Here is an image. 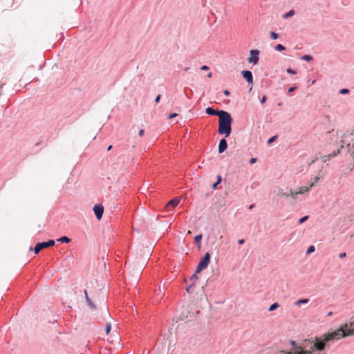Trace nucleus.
Instances as JSON below:
<instances>
[{
    "instance_id": "nucleus-18",
    "label": "nucleus",
    "mask_w": 354,
    "mask_h": 354,
    "mask_svg": "<svg viewBox=\"0 0 354 354\" xmlns=\"http://www.w3.org/2000/svg\"><path fill=\"white\" fill-rule=\"evenodd\" d=\"M310 188L311 187H310V185L308 187H301L299 188V191L296 192V194H304L306 192H308Z\"/></svg>"
},
{
    "instance_id": "nucleus-49",
    "label": "nucleus",
    "mask_w": 354,
    "mask_h": 354,
    "mask_svg": "<svg viewBox=\"0 0 354 354\" xmlns=\"http://www.w3.org/2000/svg\"><path fill=\"white\" fill-rule=\"evenodd\" d=\"M84 295H85V299L86 301L87 298H90V297H88V292H87L86 290H84Z\"/></svg>"
},
{
    "instance_id": "nucleus-29",
    "label": "nucleus",
    "mask_w": 354,
    "mask_h": 354,
    "mask_svg": "<svg viewBox=\"0 0 354 354\" xmlns=\"http://www.w3.org/2000/svg\"><path fill=\"white\" fill-rule=\"evenodd\" d=\"M270 37L272 39H277L279 37V35L274 31H271Z\"/></svg>"
},
{
    "instance_id": "nucleus-38",
    "label": "nucleus",
    "mask_w": 354,
    "mask_h": 354,
    "mask_svg": "<svg viewBox=\"0 0 354 354\" xmlns=\"http://www.w3.org/2000/svg\"><path fill=\"white\" fill-rule=\"evenodd\" d=\"M330 158H328V155H325L322 156L323 162H326L328 160H329Z\"/></svg>"
},
{
    "instance_id": "nucleus-27",
    "label": "nucleus",
    "mask_w": 354,
    "mask_h": 354,
    "mask_svg": "<svg viewBox=\"0 0 354 354\" xmlns=\"http://www.w3.org/2000/svg\"><path fill=\"white\" fill-rule=\"evenodd\" d=\"M198 279L197 274L194 273L191 277L189 280L192 281V284L195 283V281Z\"/></svg>"
},
{
    "instance_id": "nucleus-1",
    "label": "nucleus",
    "mask_w": 354,
    "mask_h": 354,
    "mask_svg": "<svg viewBox=\"0 0 354 354\" xmlns=\"http://www.w3.org/2000/svg\"><path fill=\"white\" fill-rule=\"evenodd\" d=\"M232 122L233 118L227 111L220 115L218 118V133L219 135H224L225 138L229 137L232 133Z\"/></svg>"
},
{
    "instance_id": "nucleus-43",
    "label": "nucleus",
    "mask_w": 354,
    "mask_h": 354,
    "mask_svg": "<svg viewBox=\"0 0 354 354\" xmlns=\"http://www.w3.org/2000/svg\"><path fill=\"white\" fill-rule=\"evenodd\" d=\"M346 257V252H342V253H340V254H339V257L340 259H343V258H344V257Z\"/></svg>"
},
{
    "instance_id": "nucleus-22",
    "label": "nucleus",
    "mask_w": 354,
    "mask_h": 354,
    "mask_svg": "<svg viewBox=\"0 0 354 354\" xmlns=\"http://www.w3.org/2000/svg\"><path fill=\"white\" fill-rule=\"evenodd\" d=\"M111 330V322H108L106 323V326H105V332H106V335H108L110 333Z\"/></svg>"
},
{
    "instance_id": "nucleus-14",
    "label": "nucleus",
    "mask_w": 354,
    "mask_h": 354,
    "mask_svg": "<svg viewBox=\"0 0 354 354\" xmlns=\"http://www.w3.org/2000/svg\"><path fill=\"white\" fill-rule=\"evenodd\" d=\"M202 238H203L202 234H197L194 237V242L198 245L199 248L201 247Z\"/></svg>"
},
{
    "instance_id": "nucleus-15",
    "label": "nucleus",
    "mask_w": 354,
    "mask_h": 354,
    "mask_svg": "<svg viewBox=\"0 0 354 354\" xmlns=\"http://www.w3.org/2000/svg\"><path fill=\"white\" fill-rule=\"evenodd\" d=\"M86 304L91 310H94L96 309V306L90 298H87Z\"/></svg>"
},
{
    "instance_id": "nucleus-10",
    "label": "nucleus",
    "mask_w": 354,
    "mask_h": 354,
    "mask_svg": "<svg viewBox=\"0 0 354 354\" xmlns=\"http://www.w3.org/2000/svg\"><path fill=\"white\" fill-rule=\"evenodd\" d=\"M211 259V254L209 252H206L205 255L200 260L198 265L203 267L204 269L207 268Z\"/></svg>"
},
{
    "instance_id": "nucleus-2",
    "label": "nucleus",
    "mask_w": 354,
    "mask_h": 354,
    "mask_svg": "<svg viewBox=\"0 0 354 354\" xmlns=\"http://www.w3.org/2000/svg\"><path fill=\"white\" fill-rule=\"evenodd\" d=\"M354 335V328H350L347 324L341 326L336 330L326 334V341L339 340L348 335Z\"/></svg>"
},
{
    "instance_id": "nucleus-54",
    "label": "nucleus",
    "mask_w": 354,
    "mask_h": 354,
    "mask_svg": "<svg viewBox=\"0 0 354 354\" xmlns=\"http://www.w3.org/2000/svg\"><path fill=\"white\" fill-rule=\"evenodd\" d=\"M112 145H109L108 147H107V151H110L111 149H112Z\"/></svg>"
},
{
    "instance_id": "nucleus-34",
    "label": "nucleus",
    "mask_w": 354,
    "mask_h": 354,
    "mask_svg": "<svg viewBox=\"0 0 354 354\" xmlns=\"http://www.w3.org/2000/svg\"><path fill=\"white\" fill-rule=\"evenodd\" d=\"M203 270H204V268L198 264V266H196V270H195V272H194V273H195V274H198V273H200Z\"/></svg>"
},
{
    "instance_id": "nucleus-57",
    "label": "nucleus",
    "mask_w": 354,
    "mask_h": 354,
    "mask_svg": "<svg viewBox=\"0 0 354 354\" xmlns=\"http://www.w3.org/2000/svg\"><path fill=\"white\" fill-rule=\"evenodd\" d=\"M354 236V234L351 236Z\"/></svg>"
},
{
    "instance_id": "nucleus-7",
    "label": "nucleus",
    "mask_w": 354,
    "mask_h": 354,
    "mask_svg": "<svg viewBox=\"0 0 354 354\" xmlns=\"http://www.w3.org/2000/svg\"><path fill=\"white\" fill-rule=\"evenodd\" d=\"M94 214L97 220H101L104 213V207L101 204H95L93 208Z\"/></svg>"
},
{
    "instance_id": "nucleus-55",
    "label": "nucleus",
    "mask_w": 354,
    "mask_h": 354,
    "mask_svg": "<svg viewBox=\"0 0 354 354\" xmlns=\"http://www.w3.org/2000/svg\"><path fill=\"white\" fill-rule=\"evenodd\" d=\"M189 70V67H186L184 71L187 72Z\"/></svg>"
},
{
    "instance_id": "nucleus-16",
    "label": "nucleus",
    "mask_w": 354,
    "mask_h": 354,
    "mask_svg": "<svg viewBox=\"0 0 354 354\" xmlns=\"http://www.w3.org/2000/svg\"><path fill=\"white\" fill-rule=\"evenodd\" d=\"M222 182V177L221 175L217 176V180L213 183L212 188L214 189H216L218 188V185Z\"/></svg>"
},
{
    "instance_id": "nucleus-46",
    "label": "nucleus",
    "mask_w": 354,
    "mask_h": 354,
    "mask_svg": "<svg viewBox=\"0 0 354 354\" xmlns=\"http://www.w3.org/2000/svg\"><path fill=\"white\" fill-rule=\"evenodd\" d=\"M350 326L351 327H354V316L352 317L351 319Z\"/></svg>"
},
{
    "instance_id": "nucleus-41",
    "label": "nucleus",
    "mask_w": 354,
    "mask_h": 354,
    "mask_svg": "<svg viewBox=\"0 0 354 354\" xmlns=\"http://www.w3.org/2000/svg\"><path fill=\"white\" fill-rule=\"evenodd\" d=\"M177 115H178V114H177V113H170V114L169 115L168 118H169V119H171V118H174L176 117Z\"/></svg>"
},
{
    "instance_id": "nucleus-19",
    "label": "nucleus",
    "mask_w": 354,
    "mask_h": 354,
    "mask_svg": "<svg viewBox=\"0 0 354 354\" xmlns=\"http://www.w3.org/2000/svg\"><path fill=\"white\" fill-rule=\"evenodd\" d=\"M308 301H309V299L307 298L300 299L295 302V305L300 306L301 304H307V303H308Z\"/></svg>"
},
{
    "instance_id": "nucleus-31",
    "label": "nucleus",
    "mask_w": 354,
    "mask_h": 354,
    "mask_svg": "<svg viewBox=\"0 0 354 354\" xmlns=\"http://www.w3.org/2000/svg\"><path fill=\"white\" fill-rule=\"evenodd\" d=\"M315 250V248L314 245H310L308 248L307 250H306V254H309L312 252H313Z\"/></svg>"
},
{
    "instance_id": "nucleus-52",
    "label": "nucleus",
    "mask_w": 354,
    "mask_h": 354,
    "mask_svg": "<svg viewBox=\"0 0 354 354\" xmlns=\"http://www.w3.org/2000/svg\"><path fill=\"white\" fill-rule=\"evenodd\" d=\"M315 160H312L309 162V165H311L314 164V163H315Z\"/></svg>"
},
{
    "instance_id": "nucleus-36",
    "label": "nucleus",
    "mask_w": 354,
    "mask_h": 354,
    "mask_svg": "<svg viewBox=\"0 0 354 354\" xmlns=\"http://www.w3.org/2000/svg\"><path fill=\"white\" fill-rule=\"evenodd\" d=\"M319 177H317V176L315 177L313 182L311 183L310 185V187H313L314 185L319 181Z\"/></svg>"
},
{
    "instance_id": "nucleus-33",
    "label": "nucleus",
    "mask_w": 354,
    "mask_h": 354,
    "mask_svg": "<svg viewBox=\"0 0 354 354\" xmlns=\"http://www.w3.org/2000/svg\"><path fill=\"white\" fill-rule=\"evenodd\" d=\"M339 153V150L333 151L331 153L328 154V158L335 157Z\"/></svg>"
},
{
    "instance_id": "nucleus-47",
    "label": "nucleus",
    "mask_w": 354,
    "mask_h": 354,
    "mask_svg": "<svg viewBox=\"0 0 354 354\" xmlns=\"http://www.w3.org/2000/svg\"><path fill=\"white\" fill-rule=\"evenodd\" d=\"M145 134V130L144 129H140L138 132V135L140 136H142L143 135Z\"/></svg>"
},
{
    "instance_id": "nucleus-3",
    "label": "nucleus",
    "mask_w": 354,
    "mask_h": 354,
    "mask_svg": "<svg viewBox=\"0 0 354 354\" xmlns=\"http://www.w3.org/2000/svg\"><path fill=\"white\" fill-rule=\"evenodd\" d=\"M290 344L295 347L291 351L281 350L276 352L272 348H267L263 351V354H311L310 351H305L301 347L297 346L295 340H290Z\"/></svg>"
},
{
    "instance_id": "nucleus-12",
    "label": "nucleus",
    "mask_w": 354,
    "mask_h": 354,
    "mask_svg": "<svg viewBox=\"0 0 354 354\" xmlns=\"http://www.w3.org/2000/svg\"><path fill=\"white\" fill-rule=\"evenodd\" d=\"M225 138H226L225 137V138L221 139L219 141L218 147V153H223L227 148V140Z\"/></svg>"
},
{
    "instance_id": "nucleus-53",
    "label": "nucleus",
    "mask_w": 354,
    "mask_h": 354,
    "mask_svg": "<svg viewBox=\"0 0 354 354\" xmlns=\"http://www.w3.org/2000/svg\"><path fill=\"white\" fill-rule=\"evenodd\" d=\"M254 207V204H251V205L249 206V209H252Z\"/></svg>"
},
{
    "instance_id": "nucleus-25",
    "label": "nucleus",
    "mask_w": 354,
    "mask_h": 354,
    "mask_svg": "<svg viewBox=\"0 0 354 354\" xmlns=\"http://www.w3.org/2000/svg\"><path fill=\"white\" fill-rule=\"evenodd\" d=\"M274 49L277 51H282V50H286V47L283 45H282V44H277L274 46Z\"/></svg>"
},
{
    "instance_id": "nucleus-5",
    "label": "nucleus",
    "mask_w": 354,
    "mask_h": 354,
    "mask_svg": "<svg viewBox=\"0 0 354 354\" xmlns=\"http://www.w3.org/2000/svg\"><path fill=\"white\" fill-rule=\"evenodd\" d=\"M55 241L53 239H49L46 241L37 243L34 248H30V250H33L35 254H38L42 249L53 246Z\"/></svg>"
},
{
    "instance_id": "nucleus-17",
    "label": "nucleus",
    "mask_w": 354,
    "mask_h": 354,
    "mask_svg": "<svg viewBox=\"0 0 354 354\" xmlns=\"http://www.w3.org/2000/svg\"><path fill=\"white\" fill-rule=\"evenodd\" d=\"M58 242L62 243H68L71 241V239L66 236H62L57 240Z\"/></svg>"
},
{
    "instance_id": "nucleus-8",
    "label": "nucleus",
    "mask_w": 354,
    "mask_h": 354,
    "mask_svg": "<svg viewBox=\"0 0 354 354\" xmlns=\"http://www.w3.org/2000/svg\"><path fill=\"white\" fill-rule=\"evenodd\" d=\"M241 75L249 85L252 86L254 84L253 75L252 71L249 70H243L241 71Z\"/></svg>"
},
{
    "instance_id": "nucleus-26",
    "label": "nucleus",
    "mask_w": 354,
    "mask_h": 354,
    "mask_svg": "<svg viewBox=\"0 0 354 354\" xmlns=\"http://www.w3.org/2000/svg\"><path fill=\"white\" fill-rule=\"evenodd\" d=\"M278 138V136L275 135V136H272L271 138H270L268 141H267V144L268 145H270L271 143L274 142L275 140H277V139Z\"/></svg>"
},
{
    "instance_id": "nucleus-11",
    "label": "nucleus",
    "mask_w": 354,
    "mask_h": 354,
    "mask_svg": "<svg viewBox=\"0 0 354 354\" xmlns=\"http://www.w3.org/2000/svg\"><path fill=\"white\" fill-rule=\"evenodd\" d=\"M226 111L224 110H215L212 106H208L205 109V113L209 115H218V118H220V115H222L223 113H225Z\"/></svg>"
},
{
    "instance_id": "nucleus-40",
    "label": "nucleus",
    "mask_w": 354,
    "mask_h": 354,
    "mask_svg": "<svg viewBox=\"0 0 354 354\" xmlns=\"http://www.w3.org/2000/svg\"><path fill=\"white\" fill-rule=\"evenodd\" d=\"M267 100V97L266 95H263L262 98L260 100L261 104H264Z\"/></svg>"
},
{
    "instance_id": "nucleus-6",
    "label": "nucleus",
    "mask_w": 354,
    "mask_h": 354,
    "mask_svg": "<svg viewBox=\"0 0 354 354\" xmlns=\"http://www.w3.org/2000/svg\"><path fill=\"white\" fill-rule=\"evenodd\" d=\"M248 62L250 64L256 65L259 61V50L257 49H252L250 50V56L247 59Z\"/></svg>"
},
{
    "instance_id": "nucleus-21",
    "label": "nucleus",
    "mask_w": 354,
    "mask_h": 354,
    "mask_svg": "<svg viewBox=\"0 0 354 354\" xmlns=\"http://www.w3.org/2000/svg\"><path fill=\"white\" fill-rule=\"evenodd\" d=\"M295 10H290V11H288V12L285 13L283 16V19H288L290 17H292L294 15H295Z\"/></svg>"
},
{
    "instance_id": "nucleus-32",
    "label": "nucleus",
    "mask_w": 354,
    "mask_h": 354,
    "mask_svg": "<svg viewBox=\"0 0 354 354\" xmlns=\"http://www.w3.org/2000/svg\"><path fill=\"white\" fill-rule=\"evenodd\" d=\"M286 72L288 73V74H291V75H296L297 74V71L295 70V69H292L291 68H288L287 70H286Z\"/></svg>"
},
{
    "instance_id": "nucleus-51",
    "label": "nucleus",
    "mask_w": 354,
    "mask_h": 354,
    "mask_svg": "<svg viewBox=\"0 0 354 354\" xmlns=\"http://www.w3.org/2000/svg\"><path fill=\"white\" fill-rule=\"evenodd\" d=\"M333 315V312L332 311H329L328 313H327V316L330 317Z\"/></svg>"
},
{
    "instance_id": "nucleus-4",
    "label": "nucleus",
    "mask_w": 354,
    "mask_h": 354,
    "mask_svg": "<svg viewBox=\"0 0 354 354\" xmlns=\"http://www.w3.org/2000/svg\"><path fill=\"white\" fill-rule=\"evenodd\" d=\"M342 149L346 147L347 152L354 156V133L346 132L343 134L341 140Z\"/></svg>"
},
{
    "instance_id": "nucleus-23",
    "label": "nucleus",
    "mask_w": 354,
    "mask_h": 354,
    "mask_svg": "<svg viewBox=\"0 0 354 354\" xmlns=\"http://www.w3.org/2000/svg\"><path fill=\"white\" fill-rule=\"evenodd\" d=\"M301 59L306 62H310L313 59V57L310 55H304L301 57Z\"/></svg>"
},
{
    "instance_id": "nucleus-30",
    "label": "nucleus",
    "mask_w": 354,
    "mask_h": 354,
    "mask_svg": "<svg viewBox=\"0 0 354 354\" xmlns=\"http://www.w3.org/2000/svg\"><path fill=\"white\" fill-rule=\"evenodd\" d=\"M309 216H304L301 218H300L298 221V223L299 224H302L304 223L305 221H306L308 219Z\"/></svg>"
},
{
    "instance_id": "nucleus-35",
    "label": "nucleus",
    "mask_w": 354,
    "mask_h": 354,
    "mask_svg": "<svg viewBox=\"0 0 354 354\" xmlns=\"http://www.w3.org/2000/svg\"><path fill=\"white\" fill-rule=\"evenodd\" d=\"M348 93H349V90L348 88H342L339 91V93H341L342 95H345V94H347Z\"/></svg>"
},
{
    "instance_id": "nucleus-50",
    "label": "nucleus",
    "mask_w": 354,
    "mask_h": 354,
    "mask_svg": "<svg viewBox=\"0 0 354 354\" xmlns=\"http://www.w3.org/2000/svg\"><path fill=\"white\" fill-rule=\"evenodd\" d=\"M244 243H245V240H244V239H239V240H238V243H239V245H242V244H243Z\"/></svg>"
},
{
    "instance_id": "nucleus-13",
    "label": "nucleus",
    "mask_w": 354,
    "mask_h": 354,
    "mask_svg": "<svg viewBox=\"0 0 354 354\" xmlns=\"http://www.w3.org/2000/svg\"><path fill=\"white\" fill-rule=\"evenodd\" d=\"M180 203V199L178 198H174L167 203L166 207L169 208L170 207H176Z\"/></svg>"
},
{
    "instance_id": "nucleus-20",
    "label": "nucleus",
    "mask_w": 354,
    "mask_h": 354,
    "mask_svg": "<svg viewBox=\"0 0 354 354\" xmlns=\"http://www.w3.org/2000/svg\"><path fill=\"white\" fill-rule=\"evenodd\" d=\"M279 195L285 196L286 198H288L289 196H291L292 198H295V194L293 193L292 189H290L288 193L282 192V193H280Z\"/></svg>"
},
{
    "instance_id": "nucleus-48",
    "label": "nucleus",
    "mask_w": 354,
    "mask_h": 354,
    "mask_svg": "<svg viewBox=\"0 0 354 354\" xmlns=\"http://www.w3.org/2000/svg\"><path fill=\"white\" fill-rule=\"evenodd\" d=\"M193 285H194V284L191 283L190 285H189V286L187 287V288H186V291H187V292H190V289H191V288L192 287V286H193Z\"/></svg>"
},
{
    "instance_id": "nucleus-9",
    "label": "nucleus",
    "mask_w": 354,
    "mask_h": 354,
    "mask_svg": "<svg viewBox=\"0 0 354 354\" xmlns=\"http://www.w3.org/2000/svg\"><path fill=\"white\" fill-rule=\"evenodd\" d=\"M328 342L326 341V335H324V339H316L314 344V348L319 351H323L326 346Z\"/></svg>"
},
{
    "instance_id": "nucleus-28",
    "label": "nucleus",
    "mask_w": 354,
    "mask_h": 354,
    "mask_svg": "<svg viewBox=\"0 0 354 354\" xmlns=\"http://www.w3.org/2000/svg\"><path fill=\"white\" fill-rule=\"evenodd\" d=\"M102 314L104 316V319H105L106 316L110 317V314L108 311V308L106 306L105 304L104 306V312H102Z\"/></svg>"
},
{
    "instance_id": "nucleus-45",
    "label": "nucleus",
    "mask_w": 354,
    "mask_h": 354,
    "mask_svg": "<svg viewBox=\"0 0 354 354\" xmlns=\"http://www.w3.org/2000/svg\"><path fill=\"white\" fill-rule=\"evenodd\" d=\"M201 69L202 71H207L209 69V66H207V65H203L201 66Z\"/></svg>"
},
{
    "instance_id": "nucleus-44",
    "label": "nucleus",
    "mask_w": 354,
    "mask_h": 354,
    "mask_svg": "<svg viewBox=\"0 0 354 354\" xmlns=\"http://www.w3.org/2000/svg\"><path fill=\"white\" fill-rule=\"evenodd\" d=\"M223 94H224L225 96L228 97V96H230V92L228 90H224V91H223Z\"/></svg>"
},
{
    "instance_id": "nucleus-39",
    "label": "nucleus",
    "mask_w": 354,
    "mask_h": 354,
    "mask_svg": "<svg viewBox=\"0 0 354 354\" xmlns=\"http://www.w3.org/2000/svg\"><path fill=\"white\" fill-rule=\"evenodd\" d=\"M257 161V159L256 158H252L250 159L249 162L250 164H254Z\"/></svg>"
},
{
    "instance_id": "nucleus-37",
    "label": "nucleus",
    "mask_w": 354,
    "mask_h": 354,
    "mask_svg": "<svg viewBox=\"0 0 354 354\" xmlns=\"http://www.w3.org/2000/svg\"><path fill=\"white\" fill-rule=\"evenodd\" d=\"M297 88V86L295 84L294 86L290 87L288 90V93H292L295 91Z\"/></svg>"
},
{
    "instance_id": "nucleus-42",
    "label": "nucleus",
    "mask_w": 354,
    "mask_h": 354,
    "mask_svg": "<svg viewBox=\"0 0 354 354\" xmlns=\"http://www.w3.org/2000/svg\"><path fill=\"white\" fill-rule=\"evenodd\" d=\"M160 98H161V95H158L156 98H155V102L156 103H158L160 100Z\"/></svg>"
},
{
    "instance_id": "nucleus-24",
    "label": "nucleus",
    "mask_w": 354,
    "mask_h": 354,
    "mask_svg": "<svg viewBox=\"0 0 354 354\" xmlns=\"http://www.w3.org/2000/svg\"><path fill=\"white\" fill-rule=\"evenodd\" d=\"M279 305L278 303L274 302V303H273L272 304H271L268 310L270 311V312L271 311H274V310H275L279 307Z\"/></svg>"
},
{
    "instance_id": "nucleus-56",
    "label": "nucleus",
    "mask_w": 354,
    "mask_h": 354,
    "mask_svg": "<svg viewBox=\"0 0 354 354\" xmlns=\"http://www.w3.org/2000/svg\"><path fill=\"white\" fill-rule=\"evenodd\" d=\"M212 75V73H209L208 75H207V77H211Z\"/></svg>"
}]
</instances>
